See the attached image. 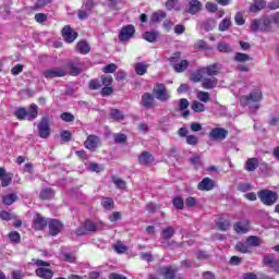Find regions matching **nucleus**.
<instances>
[{"mask_svg":"<svg viewBox=\"0 0 279 279\" xmlns=\"http://www.w3.org/2000/svg\"><path fill=\"white\" fill-rule=\"evenodd\" d=\"M185 142L187 143V145L195 146L199 143V138L195 135H187Z\"/></svg>","mask_w":279,"mask_h":279,"instance_id":"13d9d810","label":"nucleus"},{"mask_svg":"<svg viewBox=\"0 0 279 279\" xmlns=\"http://www.w3.org/2000/svg\"><path fill=\"white\" fill-rule=\"evenodd\" d=\"M232 25L230 17H225L218 26L219 32H228V28Z\"/></svg>","mask_w":279,"mask_h":279,"instance_id":"e433bc0d","label":"nucleus"},{"mask_svg":"<svg viewBox=\"0 0 279 279\" xmlns=\"http://www.w3.org/2000/svg\"><path fill=\"white\" fill-rule=\"evenodd\" d=\"M14 117L19 121H35V119H38V105L32 104L28 109H25V107L17 108L14 111Z\"/></svg>","mask_w":279,"mask_h":279,"instance_id":"f03ea898","label":"nucleus"},{"mask_svg":"<svg viewBox=\"0 0 279 279\" xmlns=\"http://www.w3.org/2000/svg\"><path fill=\"white\" fill-rule=\"evenodd\" d=\"M218 50L221 53H230V52H232V48L230 46H228V44H226V43L218 44Z\"/></svg>","mask_w":279,"mask_h":279,"instance_id":"864d4df0","label":"nucleus"},{"mask_svg":"<svg viewBox=\"0 0 279 279\" xmlns=\"http://www.w3.org/2000/svg\"><path fill=\"white\" fill-rule=\"evenodd\" d=\"M191 108L194 112H204V110H206V107L204 106V104L194 100L191 105Z\"/></svg>","mask_w":279,"mask_h":279,"instance_id":"a19ab883","label":"nucleus"},{"mask_svg":"<svg viewBox=\"0 0 279 279\" xmlns=\"http://www.w3.org/2000/svg\"><path fill=\"white\" fill-rule=\"evenodd\" d=\"M246 171H256L258 169V159L257 158H250L245 163Z\"/></svg>","mask_w":279,"mask_h":279,"instance_id":"7c9ffc66","label":"nucleus"},{"mask_svg":"<svg viewBox=\"0 0 279 279\" xmlns=\"http://www.w3.org/2000/svg\"><path fill=\"white\" fill-rule=\"evenodd\" d=\"M68 69L69 73L73 75L74 77L80 75L82 73V69L75 63V61H69L65 64V70Z\"/></svg>","mask_w":279,"mask_h":279,"instance_id":"412c9836","label":"nucleus"},{"mask_svg":"<svg viewBox=\"0 0 279 279\" xmlns=\"http://www.w3.org/2000/svg\"><path fill=\"white\" fill-rule=\"evenodd\" d=\"M185 206L186 208H195L197 206V198L189 196L185 199Z\"/></svg>","mask_w":279,"mask_h":279,"instance_id":"5fc2aeb1","label":"nucleus"},{"mask_svg":"<svg viewBox=\"0 0 279 279\" xmlns=\"http://www.w3.org/2000/svg\"><path fill=\"white\" fill-rule=\"evenodd\" d=\"M172 204L177 210H184V199L182 197L178 196L172 199Z\"/></svg>","mask_w":279,"mask_h":279,"instance_id":"79ce46f5","label":"nucleus"},{"mask_svg":"<svg viewBox=\"0 0 279 279\" xmlns=\"http://www.w3.org/2000/svg\"><path fill=\"white\" fill-rule=\"evenodd\" d=\"M12 278L13 279H23V278H25V274H23L21 270H13Z\"/></svg>","mask_w":279,"mask_h":279,"instance_id":"774afa93","label":"nucleus"},{"mask_svg":"<svg viewBox=\"0 0 279 279\" xmlns=\"http://www.w3.org/2000/svg\"><path fill=\"white\" fill-rule=\"evenodd\" d=\"M72 136L73 135L69 131H63L61 133V138H62V141H64V143H69V141H71Z\"/></svg>","mask_w":279,"mask_h":279,"instance_id":"338daca9","label":"nucleus"},{"mask_svg":"<svg viewBox=\"0 0 279 279\" xmlns=\"http://www.w3.org/2000/svg\"><path fill=\"white\" fill-rule=\"evenodd\" d=\"M163 19H167V13L165 11L155 12L151 15V23H160Z\"/></svg>","mask_w":279,"mask_h":279,"instance_id":"4c0bfd02","label":"nucleus"},{"mask_svg":"<svg viewBox=\"0 0 279 279\" xmlns=\"http://www.w3.org/2000/svg\"><path fill=\"white\" fill-rule=\"evenodd\" d=\"M140 165H151L154 156L149 151H144L138 157Z\"/></svg>","mask_w":279,"mask_h":279,"instance_id":"5701e85b","label":"nucleus"},{"mask_svg":"<svg viewBox=\"0 0 279 279\" xmlns=\"http://www.w3.org/2000/svg\"><path fill=\"white\" fill-rule=\"evenodd\" d=\"M235 250L236 252H241V254H250V252H252V250H250L247 242L246 243L238 242L235 244Z\"/></svg>","mask_w":279,"mask_h":279,"instance_id":"f704fd0d","label":"nucleus"},{"mask_svg":"<svg viewBox=\"0 0 279 279\" xmlns=\"http://www.w3.org/2000/svg\"><path fill=\"white\" fill-rule=\"evenodd\" d=\"M153 93L158 101L165 102L171 99V94H169L167 86L162 83H157L153 88Z\"/></svg>","mask_w":279,"mask_h":279,"instance_id":"0eeeda50","label":"nucleus"},{"mask_svg":"<svg viewBox=\"0 0 279 279\" xmlns=\"http://www.w3.org/2000/svg\"><path fill=\"white\" fill-rule=\"evenodd\" d=\"M1 186H10L12 184V174L7 173V175L2 177L1 179Z\"/></svg>","mask_w":279,"mask_h":279,"instance_id":"3c124183","label":"nucleus"},{"mask_svg":"<svg viewBox=\"0 0 279 279\" xmlns=\"http://www.w3.org/2000/svg\"><path fill=\"white\" fill-rule=\"evenodd\" d=\"M178 270L171 266H166L159 268V274L163 276L165 279H175V272Z\"/></svg>","mask_w":279,"mask_h":279,"instance_id":"aec40b11","label":"nucleus"},{"mask_svg":"<svg viewBox=\"0 0 279 279\" xmlns=\"http://www.w3.org/2000/svg\"><path fill=\"white\" fill-rule=\"evenodd\" d=\"M90 90H99L101 83L98 80H92L88 84Z\"/></svg>","mask_w":279,"mask_h":279,"instance_id":"bf43d9fd","label":"nucleus"},{"mask_svg":"<svg viewBox=\"0 0 279 279\" xmlns=\"http://www.w3.org/2000/svg\"><path fill=\"white\" fill-rule=\"evenodd\" d=\"M216 226L219 230H221L222 232H226V230L230 228V222L228 220L220 219L216 222Z\"/></svg>","mask_w":279,"mask_h":279,"instance_id":"a18cd8bd","label":"nucleus"},{"mask_svg":"<svg viewBox=\"0 0 279 279\" xmlns=\"http://www.w3.org/2000/svg\"><path fill=\"white\" fill-rule=\"evenodd\" d=\"M142 106L146 108L147 110H151L156 106V100L154 99V95L149 93H145L142 96Z\"/></svg>","mask_w":279,"mask_h":279,"instance_id":"dca6fc26","label":"nucleus"},{"mask_svg":"<svg viewBox=\"0 0 279 279\" xmlns=\"http://www.w3.org/2000/svg\"><path fill=\"white\" fill-rule=\"evenodd\" d=\"M217 77L203 78L202 86L203 88L210 90L217 86Z\"/></svg>","mask_w":279,"mask_h":279,"instance_id":"a878e982","label":"nucleus"},{"mask_svg":"<svg viewBox=\"0 0 279 279\" xmlns=\"http://www.w3.org/2000/svg\"><path fill=\"white\" fill-rule=\"evenodd\" d=\"M60 119L65 123H73V121H75V116L71 112H63L61 113Z\"/></svg>","mask_w":279,"mask_h":279,"instance_id":"49530a36","label":"nucleus"},{"mask_svg":"<svg viewBox=\"0 0 279 279\" xmlns=\"http://www.w3.org/2000/svg\"><path fill=\"white\" fill-rule=\"evenodd\" d=\"M112 182L113 184H116L117 189H120V190H124L126 186L125 182L122 179L117 177L112 178Z\"/></svg>","mask_w":279,"mask_h":279,"instance_id":"6e6d98bb","label":"nucleus"},{"mask_svg":"<svg viewBox=\"0 0 279 279\" xmlns=\"http://www.w3.org/2000/svg\"><path fill=\"white\" fill-rule=\"evenodd\" d=\"M190 162L195 167V169H198L202 165V159L199 158V156H193L190 158Z\"/></svg>","mask_w":279,"mask_h":279,"instance_id":"680f3d73","label":"nucleus"},{"mask_svg":"<svg viewBox=\"0 0 279 279\" xmlns=\"http://www.w3.org/2000/svg\"><path fill=\"white\" fill-rule=\"evenodd\" d=\"M56 193L51 190V187H46L40 192L41 199H53Z\"/></svg>","mask_w":279,"mask_h":279,"instance_id":"c9c22d12","label":"nucleus"},{"mask_svg":"<svg viewBox=\"0 0 279 279\" xmlns=\"http://www.w3.org/2000/svg\"><path fill=\"white\" fill-rule=\"evenodd\" d=\"M198 191H213L215 189V180L204 178L197 185Z\"/></svg>","mask_w":279,"mask_h":279,"instance_id":"6ab92c4d","label":"nucleus"},{"mask_svg":"<svg viewBox=\"0 0 279 279\" xmlns=\"http://www.w3.org/2000/svg\"><path fill=\"white\" fill-rule=\"evenodd\" d=\"M135 34H136V28H134V25L129 24L121 28L119 40H121V43H125L130 40Z\"/></svg>","mask_w":279,"mask_h":279,"instance_id":"9b49d317","label":"nucleus"},{"mask_svg":"<svg viewBox=\"0 0 279 279\" xmlns=\"http://www.w3.org/2000/svg\"><path fill=\"white\" fill-rule=\"evenodd\" d=\"M33 228L34 230H45L47 228V219L37 214L33 219Z\"/></svg>","mask_w":279,"mask_h":279,"instance_id":"a211bd4d","label":"nucleus"},{"mask_svg":"<svg viewBox=\"0 0 279 279\" xmlns=\"http://www.w3.org/2000/svg\"><path fill=\"white\" fill-rule=\"evenodd\" d=\"M197 99L203 101V104H208V101H210V94H208V92H198Z\"/></svg>","mask_w":279,"mask_h":279,"instance_id":"de8ad7c7","label":"nucleus"},{"mask_svg":"<svg viewBox=\"0 0 279 279\" xmlns=\"http://www.w3.org/2000/svg\"><path fill=\"white\" fill-rule=\"evenodd\" d=\"M62 36L65 43H74L77 38V33L71 28V26H64L62 29Z\"/></svg>","mask_w":279,"mask_h":279,"instance_id":"f3484780","label":"nucleus"},{"mask_svg":"<svg viewBox=\"0 0 279 279\" xmlns=\"http://www.w3.org/2000/svg\"><path fill=\"white\" fill-rule=\"evenodd\" d=\"M159 34L158 31L146 32L143 34V38L144 40H147V43H156Z\"/></svg>","mask_w":279,"mask_h":279,"instance_id":"cd10ccee","label":"nucleus"},{"mask_svg":"<svg viewBox=\"0 0 279 279\" xmlns=\"http://www.w3.org/2000/svg\"><path fill=\"white\" fill-rule=\"evenodd\" d=\"M246 243L248 247H258V245L263 244V240L256 235H251L246 239Z\"/></svg>","mask_w":279,"mask_h":279,"instance_id":"c85d7f7f","label":"nucleus"},{"mask_svg":"<svg viewBox=\"0 0 279 279\" xmlns=\"http://www.w3.org/2000/svg\"><path fill=\"white\" fill-rule=\"evenodd\" d=\"M262 100H263V92H260V89H255L250 95L242 96L240 99V102L243 106H248L251 112H256V110H258L259 108L258 101H262Z\"/></svg>","mask_w":279,"mask_h":279,"instance_id":"7ed1b4c3","label":"nucleus"},{"mask_svg":"<svg viewBox=\"0 0 279 279\" xmlns=\"http://www.w3.org/2000/svg\"><path fill=\"white\" fill-rule=\"evenodd\" d=\"M175 234V229L173 227H167L161 231V239L163 241H171Z\"/></svg>","mask_w":279,"mask_h":279,"instance_id":"393cba45","label":"nucleus"},{"mask_svg":"<svg viewBox=\"0 0 279 279\" xmlns=\"http://www.w3.org/2000/svg\"><path fill=\"white\" fill-rule=\"evenodd\" d=\"M99 145H101V140L97 135H88L84 142V147L89 151H95Z\"/></svg>","mask_w":279,"mask_h":279,"instance_id":"ddd939ff","label":"nucleus"},{"mask_svg":"<svg viewBox=\"0 0 279 279\" xmlns=\"http://www.w3.org/2000/svg\"><path fill=\"white\" fill-rule=\"evenodd\" d=\"M181 58H182V52L180 51L174 52L172 57L169 59L171 66L174 68L175 64H179Z\"/></svg>","mask_w":279,"mask_h":279,"instance_id":"c03bdc74","label":"nucleus"},{"mask_svg":"<svg viewBox=\"0 0 279 279\" xmlns=\"http://www.w3.org/2000/svg\"><path fill=\"white\" fill-rule=\"evenodd\" d=\"M49 230H50V234L52 236H56V235L60 234V232L62 230L61 222L58 221V220H50V222H49Z\"/></svg>","mask_w":279,"mask_h":279,"instance_id":"4be33fe9","label":"nucleus"},{"mask_svg":"<svg viewBox=\"0 0 279 279\" xmlns=\"http://www.w3.org/2000/svg\"><path fill=\"white\" fill-rule=\"evenodd\" d=\"M104 230V222H94L86 220L80 228L76 229L77 236H84L88 232H99Z\"/></svg>","mask_w":279,"mask_h":279,"instance_id":"20e7f679","label":"nucleus"},{"mask_svg":"<svg viewBox=\"0 0 279 279\" xmlns=\"http://www.w3.org/2000/svg\"><path fill=\"white\" fill-rule=\"evenodd\" d=\"M233 230L236 232V234H247L251 230L250 220L244 219L235 222L233 225Z\"/></svg>","mask_w":279,"mask_h":279,"instance_id":"f8f14e48","label":"nucleus"},{"mask_svg":"<svg viewBox=\"0 0 279 279\" xmlns=\"http://www.w3.org/2000/svg\"><path fill=\"white\" fill-rule=\"evenodd\" d=\"M264 265H270V267H279L278 260L271 256L264 257Z\"/></svg>","mask_w":279,"mask_h":279,"instance_id":"603ef678","label":"nucleus"},{"mask_svg":"<svg viewBox=\"0 0 279 279\" xmlns=\"http://www.w3.org/2000/svg\"><path fill=\"white\" fill-rule=\"evenodd\" d=\"M101 204L105 210H112V208L114 207V201L111 197L102 198Z\"/></svg>","mask_w":279,"mask_h":279,"instance_id":"58836bf2","label":"nucleus"},{"mask_svg":"<svg viewBox=\"0 0 279 279\" xmlns=\"http://www.w3.org/2000/svg\"><path fill=\"white\" fill-rule=\"evenodd\" d=\"M110 117L114 119V121H123L124 119L123 113L119 109H111Z\"/></svg>","mask_w":279,"mask_h":279,"instance_id":"37998d69","label":"nucleus"},{"mask_svg":"<svg viewBox=\"0 0 279 279\" xmlns=\"http://www.w3.org/2000/svg\"><path fill=\"white\" fill-rule=\"evenodd\" d=\"M186 69H189V60H181L173 66L175 73H184Z\"/></svg>","mask_w":279,"mask_h":279,"instance_id":"473e14b6","label":"nucleus"},{"mask_svg":"<svg viewBox=\"0 0 279 279\" xmlns=\"http://www.w3.org/2000/svg\"><path fill=\"white\" fill-rule=\"evenodd\" d=\"M202 10V2L199 0H191L189 2V9L187 12L190 14H197Z\"/></svg>","mask_w":279,"mask_h":279,"instance_id":"b1692460","label":"nucleus"},{"mask_svg":"<svg viewBox=\"0 0 279 279\" xmlns=\"http://www.w3.org/2000/svg\"><path fill=\"white\" fill-rule=\"evenodd\" d=\"M266 5L267 2H265V0H257L250 7V12H260V10H264Z\"/></svg>","mask_w":279,"mask_h":279,"instance_id":"2f4dec72","label":"nucleus"},{"mask_svg":"<svg viewBox=\"0 0 279 279\" xmlns=\"http://www.w3.org/2000/svg\"><path fill=\"white\" fill-rule=\"evenodd\" d=\"M234 60L235 62H250V60H252V57L243 52H238L234 56Z\"/></svg>","mask_w":279,"mask_h":279,"instance_id":"ea45409f","label":"nucleus"},{"mask_svg":"<svg viewBox=\"0 0 279 279\" xmlns=\"http://www.w3.org/2000/svg\"><path fill=\"white\" fill-rule=\"evenodd\" d=\"M40 138H49L51 134V125L49 119L44 117L37 125Z\"/></svg>","mask_w":279,"mask_h":279,"instance_id":"9d476101","label":"nucleus"},{"mask_svg":"<svg viewBox=\"0 0 279 279\" xmlns=\"http://www.w3.org/2000/svg\"><path fill=\"white\" fill-rule=\"evenodd\" d=\"M204 75H206L205 72H202V69H199L191 75V80L192 82H202V80H204Z\"/></svg>","mask_w":279,"mask_h":279,"instance_id":"09e8293b","label":"nucleus"},{"mask_svg":"<svg viewBox=\"0 0 279 279\" xmlns=\"http://www.w3.org/2000/svg\"><path fill=\"white\" fill-rule=\"evenodd\" d=\"M180 0H167L166 2V10H173V8H175V5H178Z\"/></svg>","mask_w":279,"mask_h":279,"instance_id":"69168bd1","label":"nucleus"},{"mask_svg":"<svg viewBox=\"0 0 279 279\" xmlns=\"http://www.w3.org/2000/svg\"><path fill=\"white\" fill-rule=\"evenodd\" d=\"M238 190L242 193H247V191H252V185L250 183H240Z\"/></svg>","mask_w":279,"mask_h":279,"instance_id":"e2e57ef3","label":"nucleus"},{"mask_svg":"<svg viewBox=\"0 0 279 279\" xmlns=\"http://www.w3.org/2000/svg\"><path fill=\"white\" fill-rule=\"evenodd\" d=\"M95 5H97L95 0H86L83 3L82 9L78 10L80 21H86V19H88V16H90L92 10H93V8H95Z\"/></svg>","mask_w":279,"mask_h":279,"instance_id":"1a4fd4ad","label":"nucleus"},{"mask_svg":"<svg viewBox=\"0 0 279 279\" xmlns=\"http://www.w3.org/2000/svg\"><path fill=\"white\" fill-rule=\"evenodd\" d=\"M9 239L12 241V243H21V234L16 231L10 232Z\"/></svg>","mask_w":279,"mask_h":279,"instance_id":"4d7b16f0","label":"nucleus"},{"mask_svg":"<svg viewBox=\"0 0 279 279\" xmlns=\"http://www.w3.org/2000/svg\"><path fill=\"white\" fill-rule=\"evenodd\" d=\"M113 141L117 144L125 143V141H128V136L123 133H116L113 135Z\"/></svg>","mask_w":279,"mask_h":279,"instance_id":"8fccbe9b","label":"nucleus"},{"mask_svg":"<svg viewBox=\"0 0 279 279\" xmlns=\"http://www.w3.org/2000/svg\"><path fill=\"white\" fill-rule=\"evenodd\" d=\"M147 69H149V65L145 62H138L135 64L136 75H145V73H147Z\"/></svg>","mask_w":279,"mask_h":279,"instance_id":"c756f323","label":"nucleus"},{"mask_svg":"<svg viewBox=\"0 0 279 279\" xmlns=\"http://www.w3.org/2000/svg\"><path fill=\"white\" fill-rule=\"evenodd\" d=\"M35 265H37L36 269V276H38L39 278L43 279H51L53 278V271L49 268H45V267H49V265H51V263L49 262H45L43 259H33Z\"/></svg>","mask_w":279,"mask_h":279,"instance_id":"39448f33","label":"nucleus"},{"mask_svg":"<svg viewBox=\"0 0 279 279\" xmlns=\"http://www.w3.org/2000/svg\"><path fill=\"white\" fill-rule=\"evenodd\" d=\"M46 80H54V77H65L69 75L66 68H50L43 72Z\"/></svg>","mask_w":279,"mask_h":279,"instance_id":"6e6552de","label":"nucleus"},{"mask_svg":"<svg viewBox=\"0 0 279 279\" xmlns=\"http://www.w3.org/2000/svg\"><path fill=\"white\" fill-rule=\"evenodd\" d=\"M221 71V64L214 63L211 65L202 68V73H205V75H208L209 77H215V75H219V72Z\"/></svg>","mask_w":279,"mask_h":279,"instance_id":"2eb2a0df","label":"nucleus"},{"mask_svg":"<svg viewBox=\"0 0 279 279\" xmlns=\"http://www.w3.org/2000/svg\"><path fill=\"white\" fill-rule=\"evenodd\" d=\"M228 136V131L223 128H215L209 132L211 141H223Z\"/></svg>","mask_w":279,"mask_h":279,"instance_id":"4468645a","label":"nucleus"},{"mask_svg":"<svg viewBox=\"0 0 279 279\" xmlns=\"http://www.w3.org/2000/svg\"><path fill=\"white\" fill-rule=\"evenodd\" d=\"M257 197L265 206H274L278 202V193L270 190H260Z\"/></svg>","mask_w":279,"mask_h":279,"instance_id":"423d86ee","label":"nucleus"},{"mask_svg":"<svg viewBox=\"0 0 279 279\" xmlns=\"http://www.w3.org/2000/svg\"><path fill=\"white\" fill-rule=\"evenodd\" d=\"M16 199H19V196L14 193H11V194L3 196L2 202H3V204H5V206H12V204H14V202H16Z\"/></svg>","mask_w":279,"mask_h":279,"instance_id":"72a5a7b5","label":"nucleus"},{"mask_svg":"<svg viewBox=\"0 0 279 279\" xmlns=\"http://www.w3.org/2000/svg\"><path fill=\"white\" fill-rule=\"evenodd\" d=\"M102 71L104 73H114V71H117V64L110 63L108 65H105Z\"/></svg>","mask_w":279,"mask_h":279,"instance_id":"0e129e2a","label":"nucleus"},{"mask_svg":"<svg viewBox=\"0 0 279 279\" xmlns=\"http://www.w3.org/2000/svg\"><path fill=\"white\" fill-rule=\"evenodd\" d=\"M274 25H279V14L269 15L251 23L252 32H274Z\"/></svg>","mask_w":279,"mask_h":279,"instance_id":"f257e3e1","label":"nucleus"},{"mask_svg":"<svg viewBox=\"0 0 279 279\" xmlns=\"http://www.w3.org/2000/svg\"><path fill=\"white\" fill-rule=\"evenodd\" d=\"M76 51L83 56H86V53L90 52V46L86 41H78L76 45Z\"/></svg>","mask_w":279,"mask_h":279,"instance_id":"bb28decb","label":"nucleus"},{"mask_svg":"<svg viewBox=\"0 0 279 279\" xmlns=\"http://www.w3.org/2000/svg\"><path fill=\"white\" fill-rule=\"evenodd\" d=\"M189 108V100L186 98L179 99V110L181 112H184Z\"/></svg>","mask_w":279,"mask_h":279,"instance_id":"052dcab7","label":"nucleus"}]
</instances>
